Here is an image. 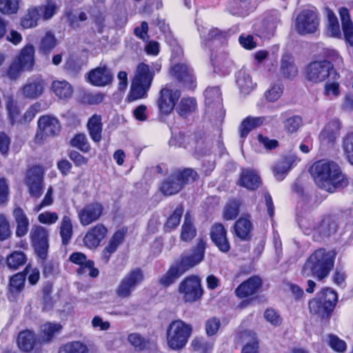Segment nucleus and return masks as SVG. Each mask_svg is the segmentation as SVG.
<instances>
[{
  "label": "nucleus",
  "instance_id": "obj_37",
  "mask_svg": "<svg viewBox=\"0 0 353 353\" xmlns=\"http://www.w3.org/2000/svg\"><path fill=\"white\" fill-rule=\"evenodd\" d=\"M44 90L43 81H34L28 82L21 88V92L25 98L34 99L42 94Z\"/></svg>",
  "mask_w": 353,
  "mask_h": 353
},
{
  "label": "nucleus",
  "instance_id": "obj_1",
  "mask_svg": "<svg viewBox=\"0 0 353 353\" xmlns=\"http://www.w3.org/2000/svg\"><path fill=\"white\" fill-rule=\"evenodd\" d=\"M206 243L199 239L189 253H183L171 264L168 270L159 279V284L167 288L173 285L188 270L201 263L205 258Z\"/></svg>",
  "mask_w": 353,
  "mask_h": 353
},
{
  "label": "nucleus",
  "instance_id": "obj_45",
  "mask_svg": "<svg viewBox=\"0 0 353 353\" xmlns=\"http://www.w3.org/2000/svg\"><path fill=\"white\" fill-rule=\"evenodd\" d=\"M88 346L79 341H73L61 345L58 353H88Z\"/></svg>",
  "mask_w": 353,
  "mask_h": 353
},
{
  "label": "nucleus",
  "instance_id": "obj_2",
  "mask_svg": "<svg viewBox=\"0 0 353 353\" xmlns=\"http://www.w3.org/2000/svg\"><path fill=\"white\" fill-rule=\"evenodd\" d=\"M310 174L318 187L328 192L333 193L349 183L340 166L332 161H316L310 168Z\"/></svg>",
  "mask_w": 353,
  "mask_h": 353
},
{
  "label": "nucleus",
  "instance_id": "obj_58",
  "mask_svg": "<svg viewBox=\"0 0 353 353\" xmlns=\"http://www.w3.org/2000/svg\"><path fill=\"white\" fill-rule=\"evenodd\" d=\"M6 108L10 121L12 125L22 121L20 120L21 112L17 104L12 100L10 99L6 103Z\"/></svg>",
  "mask_w": 353,
  "mask_h": 353
},
{
  "label": "nucleus",
  "instance_id": "obj_3",
  "mask_svg": "<svg viewBox=\"0 0 353 353\" xmlns=\"http://www.w3.org/2000/svg\"><path fill=\"white\" fill-rule=\"evenodd\" d=\"M161 70L160 61L152 62L151 65L144 62L139 63L137 65L132 79L130 91L126 98L127 101L133 102L147 98L154 76Z\"/></svg>",
  "mask_w": 353,
  "mask_h": 353
},
{
  "label": "nucleus",
  "instance_id": "obj_15",
  "mask_svg": "<svg viewBox=\"0 0 353 353\" xmlns=\"http://www.w3.org/2000/svg\"><path fill=\"white\" fill-rule=\"evenodd\" d=\"M19 350L24 353H43L41 342L32 330H21L15 339Z\"/></svg>",
  "mask_w": 353,
  "mask_h": 353
},
{
  "label": "nucleus",
  "instance_id": "obj_32",
  "mask_svg": "<svg viewBox=\"0 0 353 353\" xmlns=\"http://www.w3.org/2000/svg\"><path fill=\"white\" fill-rule=\"evenodd\" d=\"M339 14L344 40L350 46H353V23L349 10L345 7H341L339 9Z\"/></svg>",
  "mask_w": 353,
  "mask_h": 353
},
{
  "label": "nucleus",
  "instance_id": "obj_57",
  "mask_svg": "<svg viewBox=\"0 0 353 353\" xmlns=\"http://www.w3.org/2000/svg\"><path fill=\"white\" fill-rule=\"evenodd\" d=\"M221 91L219 86L208 87L204 91L205 103L211 105L221 101Z\"/></svg>",
  "mask_w": 353,
  "mask_h": 353
},
{
  "label": "nucleus",
  "instance_id": "obj_50",
  "mask_svg": "<svg viewBox=\"0 0 353 353\" xmlns=\"http://www.w3.org/2000/svg\"><path fill=\"white\" fill-rule=\"evenodd\" d=\"M342 149L347 161L353 165V132H350L343 137Z\"/></svg>",
  "mask_w": 353,
  "mask_h": 353
},
{
  "label": "nucleus",
  "instance_id": "obj_56",
  "mask_svg": "<svg viewBox=\"0 0 353 353\" xmlns=\"http://www.w3.org/2000/svg\"><path fill=\"white\" fill-rule=\"evenodd\" d=\"M86 270H88V275L91 278H96L99 274L98 268L94 267V262L93 260L86 259L81 265H79L77 273L79 275H83L85 274Z\"/></svg>",
  "mask_w": 353,
  "mask_h": 353
},
{
  "label": "nucleus",
  "instance_id": "obj_53",
  "mask_svg": "<svg viewBox=\"0 0 353 353\" xmlns=\"http://www.w3.org/2000/svg\"><path fill=\"white\" fill-rule=\"evenodd\" d=\"M128 341L134 347V350L137 352L145 350L149 343L148 340L138 333L130 334L128 336Z\"/></svg>",
  "mask_w": 353,
  "mask_h": 353
},
{
  "label": "nucleus",
  "instance_id": "obj_25",
  "mask_svg": "<svg viewBox=\"0 0 353 353\" xmlns=\"http://www.w3.org/2000/svg\"><path fill=\"white\" fill-rule=\"evenodd\" d=\"M108 232V228L103 223H97L88 230L83 239V243L89 249H95L105 238Z\"/></svg>",
  "mask_w": 353,
  "mask_h": 353
},
{
  "label": "nucleus",
  "instance_id": "obj_54",
  "mask_svg": "<svg viewBox=\"0 0 353 353\" xmlns=\"http://www.w3.org/2000/svg\"><path fill=\"white\" fill-rule=\"evenodd\" d=\"M327 21V30L330 36L337 39L341 38V32L338 19L332 12L328 13Z\"/></svg>",
  "mask_w": 353,
  "mask_h": 353
},
{
  "label": "nucleus",
  "instance_id": "obj_6",
  "mask_svg": "<svg viewBox=\"0 0 353 353\" xmlns=\"http://www.w3.org/2000/svg\"><path fill=\"white\" fill-rule=\"evenodd\" d=\"M339 301L336 290L323 287L308 301L309 312L321 320H330Z\"/></svg>",
  "mask_w": 353,
  "mask_h": 353
},
{
  "label": "nucleus",
  "instance_id": "obj_64",
  "mask_svg": "<svg viewBox=\"0 0 353 353\" xmlns=\"http://www.w3.org/2000/svg\"><path fill=\"white\" fill-rule=\"evenodd\" d=\"M265 320L274 326H279L282 324L283 319L280 314L273 308L270 307L264 312Z\"/></svg>",
  "mask_w": 353,
  "mask_h": 353
},
{
  "label": "nucleus",
  "instance_id": "obj_20",
  "mask_svg": "<svg viewBox=\"0 0 353 353\" xmlns=\"http://www.w3.org/2000/svg\"><path fill=\"white\" fill-rule=\"evenodd\" d=\"M114 80L112 70L106 64L92 69L88 73V82L97 87H105L112 84Z\"/></svg>",
  "mask_w": 353,
  "mask_h": 353
},
{
  "label": "nucleus",
  "instance_id": "obj_4",
  "mask_svg": "<svg viewBox=\"0 0 353 353\" xmlns=\"http://www.w3.org/2000/svg\"><path fill=\"white\" fill-rule=\"evenodd\" d=\"M335 259L334 251H328L324 248H318L305 260L301 274L305 278L312 276L321 281L328 277L334 269Z\"/></svg>",
  "mask_w": 353,
  "mask_h": 353
},
{
  "label": "nucleus",
  "instance_id": "obj_18",
  "mask_svg": "<svg viewBox=\"0 0 353 353\" xmlns=\"http://www.w3.org/2000/svg\"><path fill=\"white\" fill-rule=\"evenodd\" d=\"M210 237L219 251L228 253L231 250V245L228 236V230L221 223H214L210 230Z\"/></svg>",
  "mask_w": 353,
  "mask_h": 353
},
{
  "label": "nucleus",
  "instance_id": "obj_63",
  "mask_svg": "<svg viewBox=\"0 0 353 353\" xmlns=\"http://www.w3.org/2000/svg\"><path fill=\"white\" fill-rule=\"evenodd\" d=\"M336 132L330 128H324L319 134V139L324 144H334L336 141Z\"/></svg>",
  "mask_w": 353,
  "mask_h": 353
},
{
  "label": "nucleus",
  "instance_id": "obj_49",
  "mask_svg": "<svg viewBox=\"0 0 353 353\" xmlns=\"http://www.w3.org/2000/svg\"><path fill=\"white\" fill-rule=\"evenodd\" d=\"M230 36V30H223L218 28H212L209 30L206 38L204 39V44L207 45L208 42L219 41L224 42L228 41Z\"/></svg>",
  "mask_w": 353,
  "mask_h": 353
},
{
  "label": "nucleus",
  "instance_id": "obj_44",
  "mask_svg": "<svg viewBox=\"0 0 353 353\" xmlns=\"http://www.w3.org/2000/svg\"><path fill=\"white\" fill-rule=\"evenodd\" d=\"M241 205V201L237 199H232L229 200L223 209V219L226 221L236 219L240 213Z\"/></svg>",
  "mask_w": 353,
  "mask_h": 353
},
{
  "label": "nucleus",
  "instance_id": "obj_48",
  "mask_svg": "<svg viewBox=\"0 0 353 353\" xmlns=\"http://www.w3.org/2000/svg\"><path fill=\"white\" fill-rule=\"evenodd\" d=\"M293 161L288 157H284L274 166V174L279 181L283 180L291 169Z\"/></svg>",
  "mask_w": 353,
  "mask_h": 353
},
{
  "label": "nucleus",
  "instance_id": "obj_35",
  "mask_svg": "<svg viewBox=\"0 0 353 353\" xmlns=\"http://www.w3.org/2000/svg\"><path fill=\"white\" fill-rule=\"evenodd\" d=\"M280 72L282 76L288 79H293L298 74V68L294 59L290 54H285L281 59Z\"/></svg>",
  "mask_w": 353,
  "mask_h": 353
},
{
  "label": "nucleus",
  "instance_id": "obj_51",
  "mask_svg": "<svg viewBox=\"0 0 353 353\" xmlns=\"http://www.w3.org/2000/svg\"><path fill=\"white\" fill-rule=\"evenodd\" d=\"M191 346L192 350L198 353H211L214 347V343L202 337H195L192 341Z\"/></svg>",
  "mask_w": 353,
  "mask_h": 353
},
{
  "label": "nucleus",
  "instance_id": "obj_46",
  "mask_svg": "<svg viewBox=\"0 0 353 353\" xmlns=\"http://www.w3.org/2000/svg\"><path fill=\"white\" fill-rule=\"evenodd\" d=\"M73 234L71 219L68 216H64L60 225V236L62 244L67 245L71 240Z\"/></svg>",
  "mask_w": 353,
  "mask_h": 353
},
{
  "label": "nucleus",
  "instance_id": "obj_52",
  "mask_svg": "<svg viewBox=\"0 0 353 353\" xmlns=\"http://www.w3.org/2000/svg\"><path fill=\"white\" fill-rule=\"evenodd\" d=\"M303 120L301 116L294 115L283 121L284 130L288 134L296 132L301 126Z\"/></svg>",
  "mask_w": 353,
  "mask_h": 353
},
{
  "label": "nucleus",
  "instance_id": "obj_39",
  "mask_svg": "<svg viewBox=\"0 0 353 353\" xmlns=\"http://www.w3.org/2000/svg\"><path fill=\"white\" fill-rule=\"evenodd\" d=\"M196 108L197 103L195 99L184 97L179 101L178 106L176 107V112L181 117L186 119L191 114L195 112Z\"/></svg>",
  "mask_w": 353,
  "mask_h": 353
},
{
  "label": "nucleus",
  "instance_id": "obj_43",
  "mask_svg": "<svg viewBox=\"0 0 353 353\" xmlns=\"http://www.w3.org/2000/svg\"><path fill=\"white\" fill-rule=\"evenodd\" d=\"M43 21L51 19L57 12L58 6L54 0H46L45 4L35 6Z\"/></svg>",
  "mask_w": 353,
  "mask_h": 353
},
{
  "label": "nucleus",
  "instance_id": "obj_33",
  "mask_svg": "<svg viewBox=\"0 0 353 353\" xmlns=\"http://www.w3.org/2000/svg\"><path fill=\"white\" fill-rule=\"evenodd\" d=\"M265 121V117L248 116L245 117L243 119L239 128L240 137L245 139L252 130L262 125Z\"/></svg>",
  "mask_w": 353,
  "mask_h": 353
},
{
  "label": "nucleus",
  "instance_id": "obj_42",
  "mask_svg": "<svg viewBox=\"0 0 353 353\" xmlns=\"http://www.w3.org/2000/svg\"><path fill=\"white\" fill-rule=\"evenodd\" d=\"M196 234L197 231L192 221L186 215L181 226L180 234L181 240L189 243L196 237Z\"/></svg>",
  "mask_w": 353,
  "mask_h": 353
},
{
  "label": "nucleus",
  "instance_id": "obj_41",
  "mask_svg": "<svg viewBox=\"0 0 353 353\" xmlns=\"http://www.w3.org/2000/svg\"><path fill=\"white\" fill-rule=\"evenodd\" d=\"M183 214V208L182 205H178L175 210L170 214L163 225L165 232H170L175 230L180 224Z\"/></svg>",
  "mask_w": 353,
  "mask_h": 353
},
{
  "label": "nucleus",
  "instance_id": "obj_8",
  "mask_svg": "<svg viewBox=\"0 0 353 353\" xmlns=\"http://www.w3.org/2000/svg\"><path fill=\"white\" fill-rule=\"evenodd\" d=\"M305 77L308 81L317 84L325 81H338L340 74L332 62L320 59L312 61L305 66Z\"/></svg>",
  "mask_w": 353,
  "mask_h": 353
},
{
  "label": "nucleus",
  "instance_id": "obj_40",
  "mask_svg": "<svg viewBox=\"0 0 353 353\" xmlns=\"http://www.w3.org/2000/svg\"><path fill=\"white\" fill-rule=\"evenodd\" d=\"M27 256L23 251H13L7 256V268L16 271L27 262Z\"/></svg>",
  "mask_w": 353,
  "mask_h": 353
},
{
  "label": "nucleus",
  "instance_id": "obj_13",
  "mask_svg": "<svg viewBox=\"0 0 353 353\" xmlns=\"http://www.w3.org/2000/svg\"><path fill=\"white\" fill-rule=\"evenodd\" d=\"M320 18L318 13L310 9L302 10L296 16L294 26L300 35L314 33L319 28Z\"/></svg>",
  "mask_w": 353,
  "mask_h": 353
},
{
  "label": "nucleus",
  "instance_id": "obj_31",
  "mask_svg": "<svg viewBox=\"0 0 353 353\" xmlns=\"http://www.w3.org/2000/svg\"><path fill=\"white\" fill-rule=\"evenodd\" d=\"M103 122L101 114H94L88 120L86 127L92 141L99 143L102 139Z\"/></svg>",
  "mask_w": 353,
  "mask_h": 353
},
{
  "label": "nucleus",
  "instance_id": "obj_14",
  "mask_svg": "<svg viewBox=\"0 0 353 353\" xmlns=\"http://www.w3.org/2000/svg\"><path fill=\"white\" fill-rule=\"evenodd\" d=\"M181 95L179 90L169 88L167 85L161 88L157 100L159 113L163 116L170 115L174 110Z\"/></svg>",
  "mask_w": 353,
  "mask_h": 353
},
{
  "label": "nucleus",
  "instance_id": "obj_61",
  "mask_svg": "<svg viewBox=\"0 0 353 353\" xmlns=\"http://www.w3.org/2000/svg\"><path fill=\"white\" fill-rule=\"evenodd\" d=\"M250 3L251 0H233L229 7L230 12L233 15H240L248 8Z\"/></svg>",
  "mask_w": 353,
  "mask_h": 353
},
{
  "label": "nucleus",
  "instance_id": "obj_47",
  "mask_svg": "<svg viewBox=\"0 0 353 353\" xmlns=\"http://www.w3.org/2000/svg\"><path fill=\"white\" fill-rule=\"evenodd\" d=\"M70 145L83 153H88L91 150V145L84 133L74 134L70 141Z\"/></svg>",
  "mask_w": 353,
  "mask_h": 353
},
{
  "label": "nucleus",
  "instance_id": "obj_23",
  "mask_svg": "<svg viewBox=\"0 0 353 353\" xmlns=\"http://www.w3.org/2000/svg\"><path fill=\"white\" fill-rule=\"evenodd\" d=\"M127 232V228H123L114 232L108 244L101 252L100 258L103 263L106 264L109 262L112 255L117 252L119 247L123 243Z\"/></svg>",
  "mask_w": 353,
  "mask_h": 353
},
{
  "label": "nucleus",
  "instance_id": "obj_7",
  "mask_svg": "<svg viewBox=\"0 0 353 353\" xmlns=\"http://www.w3.org/2000/svg\"><path fill=\"white\" fill-rule=\"evenodd\" d=\"M193 332L191 324L178 319L172 320L166 329V342L171 350L179 351L183 349Z\"/></svg>",
  "mask_w": 353,
  "mask_h": 353
},
{
  "label": "nucleus",
  "instance_id": "obj_5",
  "mask_svg": "<svg viewBox=\"0 0 353 353\" xmlns=\"http://www.w3.org/2000/svg\"><path fill=\"white\" fill-rule=\"evenodd\" d=\"M199 179L198 172L193 168H177L160 182L158 190L164 196H174L181 192L185 185L193 183Z\"/></svg>",
  "mask_w": 353,
  "mask_h": 353
},
{
  "label": "nucleus",
  "instance_id": "obj_12",
  "mask_svg": "<svg viewBox=\"0 0 353 353\" xmlns=\"http://www.w3.org/2000/svg\"><path fill=\"white\" fill-rule=\"evenodd\" d=\"M30 241L37 256L45 261L49 252V232L40 225H33L30 232Z\"/></svg>",
  "mask_w": 353,
  "mask_h": 353
},
{
  "label": "nucleus",
  "instance_id": "obj_60",
  "mask_svg": "<svg viewBox=\"0 0 353 353\" xmlns=\"http://www.w3.org/2000/svg\"><path fill=\"white\" fill-rule=\"evenodd\" d=\"M19 8V0H0V12L3 14H16Z\"/></svg>",
  "mask_w": 353,
  "mask_h": 353
},
{
  "label": "nucleus",
  "instance_id": "obj_10",
  "mask_svg": "<svg viewBox=\"0 0 353 353\" xmlns=\"http://www.w3.org/2000/svg\"><path fill=\"white\" fill-rule=\"evenodd\" d=\"M144 274L141 268H135L125 274L115 290L116 296L121 299L130 298L137 288L144 281Z\"/></svg>",
  "mask_w": 353,
  "mask_h": 353
},
{
  "label": "nucleus",
  "instance_id": "obj_26",
  "mask_svg": "<svg viewBox=\"0 0 353 353\" xmlns=\"http://www.w3.org/2000/svg\"><path fill=\"white\" fill-rule=\"evenodd\" d=\"M253 225L250 215L244 214L239 217L233 225V234L241 241H248L251 239Z\"/></svg>",
  "mask_w": 353,
  "mask_h": 353
},
{
  "label": "nucleus",
  "instance_id": "obj_27",
  "mask_svg": "<svg viewBox=\"0 0 353 353\" xmlns=\"http://www.w3.org/2000/svg\"><path fill=\"white\" fill-rule=\"evenodd\" d=\"M236 184L250 191H255L261 185L262 180L256 170L248 168L242 170Z\"/></svg>",
  "mask_w": 353,
  "mask_h": 353
},
{
  "label": "nucleus",
  "instance_id": "obj_59",
  "mask_svg": "<svg viewBox=\"0 0 353 353\" xmlns=\"http://www.w3.org/2000/svg\"><path fill=\"white\" fill-rule=\"evenodd\" d=\"M12 236L10 223L7 216L0 213V241H4Z\"/></svg>",
  "mask_w": 353,
  "mask_h": 353
},
{
  "label": "nucleus",
  "instance_id": "obj_62",
  "mask_svg": "<svg viewBox=\"0 0 353 353\" xmlns=\"http://www.w3.org/2000/svg\"><path fill=\"white\" fill-rule=\"evenodd\" d=\"M283 85L282 83H274L265 92V97L268 101L274 102L282 95Z\"/></svg>",
  "mask_w": 353,
  "mask_h": 353
},
{
  "label": "nucleus",
  "instance_id": "obj_19",
  "mask_svg": "<svg viewBox=\"0 0 353 353\" xmlns=\"http://www.w3.org/2000/svg\"><path fill=\"white\" fill-rule=\"evenodd\" d=\"M103 210V205L98 201L85 204L78 212L80 223L86 226L96 222L102 216Z\"/></svg>",
  "mask_w": 353,
  "mask_h": 353
},
{
  "label": "nucleus",
  "instance_id": "obj_55",
  "mask_svg": "<svg viewBox=\"0 0 353 353\" xmlns=\"http://www.w3.org/2000/svg\"><path fill=\"white\" fill-rule=\"evenodd\" d=\"M327 343L330 348L335 352L344 353L347 350L346 342L338 336L330 334L327 335Z\"/></svg>",
  "mask_w": 353,
  "mask_h": 353
},
{
  "label": "nucleus",
  "instance_id": "obj_30",
  "mask_svg": "<svg viewBox=\"0 0 353 353\" xmlns=\"http://www.w3.org/2000/svg\"><path fill=\"white\" fill-rule=\"evenodd\" d=\"M12 216L16 223L15 235L17 238H22L27 235L30 228V221L26 212L21 207L13 209Z\"/></svg>",
  "mask_w": 353,
  "mask_h": 353
},
{
  "label": "nucleus",
  "instance_id": "obj_11",
  "mask_svg": "<svg viewBox=\"0 0 353 353\" xmlns=\"http://www.w3.org/2000/svg\"><path fill=\"white\" fill-rule=\"evenodd\" d=\"M177 292L182 295V300L185 303H193L200 301L204 293L201 279L196 274L185 276L179 283Z\"/></svg>",
  "mask_w": 353,
  "mask_h": 353
},
{
  "label": "nucleus",
  "instance_id": "obj_36",
  "mask_svg": "<svg viewBox=\"0 0 353 353\" xmlns=\"http://www.w3.org/2000/svg\"><path fill=\"white\" fill-rule=\"evenodd\" d=\"M41 19L40 13L38 12L35 6L29 7L25 14L21 18L20 25L23 29H30L38 26Z\"/></svg>",
  "mask_w": 353,
  "mask_h": 353
},
{
  "label": "nucleus",
  "instance_id": "obj_16",
  "mask_svg": "<svg viewBox=\"0 0 353 353\" xmlns=\"http://www.w3.org/2000/svg\"><path fill=\"white\" fill-rule=\"evenodd\" d=\"M170 75L184 88L193 89L196 85V79L193 70L185 63H176L169 68Z\"/></svg>",
  "mask_w": 353,
  "mask_h": 353
},
{
  "label": "nucleus",
  "instance_id": "obj_21",
  "mask_svg": "<svg viewBox=\"0 0 353 353\" xmlns=\"http://www.w3.org/2000/svg\"><path fill=\"white\" fill-rule=\"evenodd\" d=\"M26 183L30 194L35 198H39L43 192V172L41 167H32L26 176Z\"/></svg>",
  "mask_w": 353,
  "mask_h": 353
},
{
  "label": "nucleus",
  "instance_id": "obj_38",
  "mask_svg": "<svg viewBox=\"0 0 353 353\" xmlns=\"http://www.w3.org/2000/svg\"><path fill=\"white\" fill-rule=\"evenodd\" d=\"M53 93L59 99H68L71 97L73 89L72 85L66 81H53L51 85Z\"/></svg>",
  "mask_w": 353,
  "mask_h": 353
},
{
  "label": "nucleus",
  "instance_id": "obj_17",
  "mask_svg": "<svg viewBox=\"0 0 353 353\" xmlns=\"http://www.w3.org/2000/svg\"><path fill=\"white\" fill-rule=\"evenodd\" d=\"M30 268V265L28 264L22 271L15 273L9 277L6 293L9 301H16L23 291Z\"/></svg>",
  "mask_w": 353,
  "mask_h": 353
},
{
  "label": "nucleus",
  "instance_id": "obj_22",
  "mask_svg": "<svg viewBox=\"0 0 353 353\" xmlns=\"http://www.w3.org/2000/svg\"><path fill=\"white\" fill-rule=\"evenodd\" d=\"M39 131L37 137L41 139L57 136L61 131V124L57 118L52 115H42L37 121Z\"/></svg>",
  "mask_w": 353,
  "mask_h": 353
},
{
  "label": "nucleus",
  "instance_id": "obj_9",
  "mask_svg": "<svg viewBox=\"0 0 353 353\" xmlns=\"http://www.w3.org/2000/svg\"><path fill=\"white\" fill-rule=\"evenodd\" d=\"M263 290V281L257 274L252 275L242 281L234 290V294L241 299L239 306L244 308L259 300Z\"/></svg>",
  "mask_w": 353,
  "mask_h": 353
},
{
  "label": "nucleus",
  "instance_id": "obj_28",
  "mask_svg": "<svg viewBox=\"0 0 353 353\" xmlns=\"http://www.w3.org/2000/svg\"><path fill=\"white\" fill-rule=\"evenodd\" d=\"M338 229V224L333 216L324 214L316 227L314 228L315 234L319 238L318 240L328 238L334 234Z\"/></svg>",
  "mask_w": 353,
  "mask_h": 353
},
{
  "label": "nucleus",
  "instance_id": "obj_29",
  "mask_svg": "<svg viewBox=\"0 0 353 353\" xmlns=\"http://www.w3.org/2000/svg\"><path fill=\"white\" fill-rule=\"evenodd\" d=\"M35 48L32 44L28 43L23 46L14 59L26 72L33 70L35 64Z\"/></svg>",
  "mask_w": 353,
  "mask_h": 353
},
{
  "label": "nucleus",
  "instance_id": "obj_24",
  "mask_svg": "<svg viewBox=\"0 0 353 353\" xmlns=\"http://www.w3.org/2000/svg\"><path fill=\"white\" fill-rule=\"evenodd\" d=\"M58 44L59 41L53 32L51 30L46 31L37 42L39 55L44 59L48 60Z\"/></svg>",
  "mask_w": 353,
  "mask_h": 353
},
{
  "label": "nucleus",
  "instance_id": "obj_34",
  "mask_svg": "<svg viewBox=\"0 0 353 353\" xmlns=\"http://www.w3.org/2000/svg\"><path fill=\"white\" fill-rule=\"evenodd\" d=\"M62 330V325L59 323H54L47 322L40 326L39 329V339L41 342V345L44 343H50L55 335L59 334Z\"/></svg>",
  "mask_w": 353,
  "mask_h": 353
}]
</instances>
